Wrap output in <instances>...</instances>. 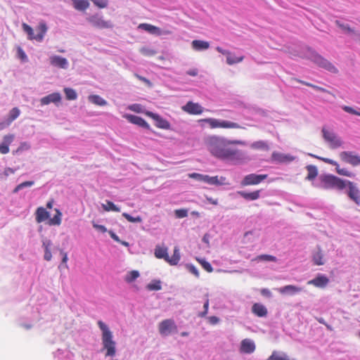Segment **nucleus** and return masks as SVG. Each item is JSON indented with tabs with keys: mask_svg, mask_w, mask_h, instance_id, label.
<instances>
[{
	"mask_svg": "<svg viewBox=\"0 0 360 360\" xmlns=\"http://www.w3.org/2000/svg\"><path fill=\"white\" fill-rule=\"evenodd\" d=\"M204 143L209 153L219 160L237 165L248 159L245 152L231 147V145L247 146L244 141L229 140L224 136L210 135L205 139Z\"/></svg>",
	"mask_w": 360,
	"mask_h": 360,
	"instance_id": "nucleus-1",
	"label": "nucleus"
},
{
	"mask_svg": "<svg viewBox=\"0 0 360 360\" xmlns=\"http://www.w3.org/2000/svg\"><path fill=\"white\" fill-rule=\"evenodd\" d=\"M101 331V340L103 348L106 349V356L112 357L115 354V342L113 340L112 333L109 327L102 321L97 322Z\"/></svg>",
	"mask_w": 360,
	"mask_h": 360,
	"instance_id": "nucleus-2",
	"label": "nucleus"
},
{
	"mask_svg": "<svg viewBox=\"0 0 360 360\" xmlns=\"http://www.w3.org/2000/svg\"><path fill=\"white\" fill-rule=\"evenodd\" d=\"M300 57L310 60L318 66L328 70L331 73L338 72V69L333 64L323 58L321 56L309 48H306L304 52L300 55Z\"/></svg>",
	"mask_w": 360,
	"mask_h": 360,
	"instance_id": "nucleus-3",
	"label": "nucleus"
},
{
	"mask_svg": "<svg viewBox=\"0 0 360 360\" xmlns=\"http://www.w3.org/2000/svg\"><path fill=\"white\" fill-rule=\"evenodd\" d=\"M345 179H342L332 174L321 175L319 178V182L313 183V185L324 189H338L343 190V183Z\"/></svg>",
	"mask_w": 360,
	"mask_h": 360,
	"instance_id": "nucleus-4",
	"label": "nucleus"
},
{
	"mask_svg": "<svg viewBox=\"0 0 360 360\" xmlns=\"http://www.w3.org/2000/svg\"><path fill=\"white\" fill-rule=\"evenodd\" d=\"M322 135L324 141L328 143V147L331 149H337L341 148L344 145V141L340 136L332 130H329L325 127L322 129Z\"/></svg>",
	"mask_w": 360,
	"mask_h": 360,
	"instance_id": "nucleus-5",
	"label": "nucleus"
},
{
	"mask_svg": "<svg viewBox=\"0 0 360 360\" xmlns=\"http://www.w3.org/2000/svg\"><path fill=\"white\" fill-rule=\"evenodd\" d=\"M188 176L197 181L205 182L209 185L221 186L226 184V183L225 182L226 178L224 176H210L208 175L201 174L198 173L189 174Z\"/></svg>",
	"mask_w": 360,
	"mask_h": 360,
	"instance_id": "nucleus-6",
	"label": "nucleus"
},
{
	"mask_svg": "<svg viewBox=\"0 0 360 360\" xmlns=\"http://www.w3.org/2000/svg\"><path fill=\"white\" fill-rule=\"evenodd\" d=\"M343 190L346 188L345 193L348 198L356 205H360V190L357 184L353 181L345 179Z\"/></svg>",
	"mask_w": 360,
	"mask_h": 360,
	"instance_id": "nucleus-7",
	"label": "nucleus"
},
{
	"mask_svg": "<svg viewBox=\"0 0 360 360\" xmlns=\"http://www.w3.org/2000/svg\"><path fill=\"white\" fill-rule=\"evenodd\" d=\"M158 332L163 337H168L177 332V326L172 319H165L158 324Z\"/></svg>",
	"mask_w": 360,
	"mask_h": 360,
	"instance_id": "nucleus-8",
	"label": "nucleus"
},
{
	"mask_svg": "<svg viewBox=\"0 0 360 360\" xmlns=\"http://www.w3.org/2000/svg\"><path fill=\"white\" fill-rule=\"evenodd\" d=\"M86 20L93 27L98 29H111L113 27V24L110 20H104L103 15L100 13L93 14L88 18Z\"/></svg>",
	"mask_w": 360,
	"mask_h": 360,
	"instance_id": "nucleus-9",
	"label": "nucleus"
},
{
	"mask_svg": "<svg viewBox=\"0 0 360 360\" xmlns=\"http://www.w3.org/2000/svg\"><path fill=\"white\" fill-rule=\"evenodd\" d=\"M342 161L353 166L360 165V157L352 151H342L339 154Z\"/></svg>",
	"mask_w": 360,
	"mask_h": 360,
	"instance_id": "nucleus-10",
	"label": "nucleus"
},
{
	"mask_svg": "<svg viewBox=\"0 0 360 360\" xmlns=\"http://www.w3.org/2000/svg\"><path fill=\"white\" fill-rule=\"evenodd\" d=\"M138 29L144 30L149 34L155 36H160L163 34H170L169 31L162 30L160 28L148 23H141L138 26Z\"/></svg>",
	"mask_w": 360,
	"mask_h": 360,
	"instance_id": "nucleus-11",
	"label": "nucleus"
},
{
	"mask_svg": "<svg viewBox=\"0 0 360 360\" xmlns=\"http://www.w3.org/2000/svg\"><path fill=\"white\" fill-rule=\"evenodd\" d=\"M266 174H250L244 177L241 182V184L243 186L256 185L262 182L263 180L266 179Z\"/></svg>",
	"mask_w": 360,
	"mask_h": 360,
	"instance_id": "nucleus-12",
	"label": "nucleus"
},
{
	"mask_svg": "<svg viewBox=\"0 0 360 360\" xmlns=\"http://www.w3.org/2000/svg\"><path fill=\"white\" fill-rule=\"evenodd\" d=\"M146 115L151 117L155 121V124L157 127L163 129H169L170 128L169 122L165 119H163L159 115L150 111L146 112Z\"/></svg>",
	"mask_w": 360,
	"mask_h": 360,
	"instance_id": "nucleus-13",
	"label": "nucleus"
},
{
	"mask_svg": "<svg viewBox=\"0 0 360 360\" xmlns=\"http://www.w3.org/2000/svg\"><path fill=\"white\" fill-rule=\"evenodd\" d=\"M50 64L56 68L66 70L69 67V62L65 58L60 56L52 55L49 57Z\"/></svg>",
	"mask_w": 360,
	"mask_h": 360,
	"instance_id": "nucleus-14",
	"label": "nucleus"
},
{
	"mask_svg": "<svg viewBox=\"0 0 360 360\" xmlns=\"http://www.w3.org/2000/svg\"><path fill=\"white\" fill-rule=\"evenodd\" d=\"M276 290L282 295L293 296L302 292L303 288L294 285H287L277 288Z\"/></svg>",
	"mask_w": 360,
	"mask_h": 360,
	"instance_id": "nucleus-15",
	"label": "nucleus"
},
{
	"mask_svg": "<svg viewBox=\"0 0 360 360\" xmlns=\"http://www.w3.org/2000/svg\"><path fill=\"white\" fill-rule=\"evenodd\" d=\"M181 108L184 112L191 115H200L204 111V108L200 104L192 101H188Z\"/></svg>",
	"mask_w": 360,
	"mask_h": 360,
	"instance_id": "nucleus-16",
	"label": "nucleus"
},
{
	"mask_svg": "<svg viewBox=\"0 0 360 360\" xmlns=\"http://www.w3.org/2000/svg\"><path fill=\"white\" fill-rule=\"evenodd\" d=\"M329 283L328 278L323 274H318L314 278L307 282L308 285H312L316 288H325Z\"/></svg>",
	"mask_w": 360,
	"mask_h": 360,
	"instance_id": "nucleus-17",
	"label": "nucleus"
},
{
	"mask_svg": "<svg viewBox=\"0 0 360 360\" xmlns=\"http://www.w3.org/2000/svg\"><path fill=\"white\" fill-rule=\"evenodd\" d=\"M61 99L62 97L60 94L58 92H55L41 98L40 99V103L42 105H49L51 103L57 105L60 102Z\"/></svg>",
	"mask_w": 360,
	"mask_h": 360,
	"instance_id": "nucleus-18",
	"label": "nucleus"
},
{
	"mask_svg": "<svg viewBox=\"0 0 360 360\" xmlns=\"http://www.w3.org/2000/svg\"><path fill=\"white\" fill-rule=\"evenodd\" d=\"M240 129L243 128L238 123L229 120L215 119L214 129Z\"/></svg>",
	"mask_w": 360,
	"mask_h": 360,
	"instance_id": "nucleus-19",
	"label": "nucleus"
},
{
	"mask_svg": "<svg viewBox=\"0 0 360 360\" xmlns=\"http://www.w3.org/2000/svg\"><path fill=\"white\" fill-rule=\"evenodd\" d=\"M15 139L14 134H7L3 137V140L0 143V153L7 154L9 152V146Z\"/></svg>",
	"mask_w": 360,
	"mask_h": 360,
	"instance_id": "nucleus-20",
	"label": "nucleus"
},
{
	"mask_svg": "<svg viewBox=\"0 0 360 360\" xmlns=\"http://www.w3.org/2000/svg\"><path fill=\"white\" fill-rule=\"evenodd\" d=\"M123 117L127 119L129 122L132 124H136L145 129H149L148 124L140 117L130 114H124Z\"/></svg>",
	"mask_w": 360,
	"mask_h": 360,
	"instance_id": "nucleus-21",
	"label": "nucleus"
},
{
	"mask_svg": "<svg viewBox=\"0 0 360 360\" xmlns=\"http://www.w3.org/2000/svg\"><path fill=\"white\" fill-rule=\"evenodd\" d=\"M272 158L274 161L281 163L290 162L295 160V157L291 155L290 154H285L278 152H274L272 153Z\"/></svg>",
	"mask_w": 360,
	"mask_h": 360,
	"instance_id": "nucleus-22",
	"label": "nucleus"
},
{
	"mask_svg": "<svg viewBox=\"0 0 360 360\" xmlns=\"http://www.w3.org/2000/svg\"><path fill=\"white\" fill-rule=\"evenodd\" d=\"M255 349V345L253 340L245 339L240 343V351L243 353L250 354Z\"/></svg>",
	"mask_w": 360,
	"mask_h": 360,
	"instance_id": "nucleus-23",
	"label": "nucleus"
},
{
	"mask_svg": "<svg viewBox=\"0 0 360 360\" xmlns=\"http://www.w3.org/2000/svg\"><path fill=\"white\" fill-rule=\"evenodd\" d=\"M49 212H47L43 207H39L37 209L35 212V219L37 223H41L49 218Z\"/></svg>",
	"mask_w": 360,
	"mask_h": 360,
	"instance_id": "nucleus-24",
	"label": "nucleus"
},
{
	"mask_svg": "<svg viewBox=\"0 0 360 360\" xmlns=\"http://www.w3.org/2000/svg\"><path fill=\"white\" fill-rule=\"evenodd\" d=\"M252 311L259 317H264L267 314V309L260 303H255L252 305Z\"/></svg>",
	"mask_w": 360,
	"mask_h": 360,
	"instance_id": "nucleus-25",
	"label": "nucleus"
},
{
	"mask_svg": "<svg viewBox=\"0 0 360 360\" xmlns=\"http://www.w3.org/2000/svg\"><path fill=\"white\" fill-rule=\"evenodd\" d=\"M20 114V110L18 108H13L9 111L7 117L4 120L8 127L11 124L12 122H13L19 117Z\"/></svg>",
	"mask_w": 360,
	"mask_h": 360,
	"instance_id": "nucleus-26",
	"label": "nucleus"
},
{
	"mask_svg": "<svg viewBox=\"0 0 360 360\" xmlns=\"http://www.w3.org/2000/svg\"><path fill=\"white\" fill-rule=\"evenodd\" d=\"M72 2L75 9L79 11L86 10L90 6L87 0H72Z\"/></svg>",
	"mask_w": 360,
	"mask_h": 360,
	"instance_id": "nucleus-27",
	"label": "nucleus"
},
{
	"mask_svg": "<svg viewBox=\"0 0 360 360\" xmlns=\"http://www.w3.org/2000/svg\"><path fill=\"white\" fill-rule=\"evenodd\" d=\"M191 45L193 49L198 51L207 50L210 47L209 42L202 40H193Z\"/></svg>",
	"mask_w": 360,
	"mask_h": 360,
	"instance_id": "nucleus-28",
	"label": "nucleus"
},
{
	"mask_svg": "<svg viewBox=\"0 0 360 360\" xmlns=\"http://www.w3.org/2000/svg\"><path fill=\"white\" fill-rule=\"evenodd\" d=\"M181 255L179 249L177 246L174 247V252L173 255L170 257L168 256L167 259V262L169 263L170 265L174 266L176 265L180 261Z\"/></svg>",
	"mask_w": 360,
	"mask_h": 360,
	"instance_id": "nucleus-29",
	"label": "nucleus"
},
{
	"mask_svg": "<svg viewBox=\"0 0 360 360\" xmlns=\"http://www.w3.org/2000/svg\"><path fill=\"white\" fill-rule=\"evenodd\" d=\"M155 256L158 259H163L167 262L168 257L167 248L166 247L156 246L154 252Z\"/></svg>",
	"mask_w": 360,
	"mask_h": 360,
	"instance_id": "nucleus-30",
	"label": "nucleus"
},
{
	"mask_svg": "<svg viewBox=\"0 0 360 360\" xmlns=\"http://www.w3.org/2000/svg\"><path fill=\"white\" fill-rule=\"evenodd\" d=\"M37 34L38 35L37 41H41L44 37V35L47 31V26L44 22L39 23L36 28Z\"/></svg>",
	"mask_w": 360,
	"mask_h": 360,
	"instance_id": "nucleus-31",
	"label": "nucleus"
},
{
	"mask_svg": "<svg viewBox=\"0 0 360 360\" xmlns=\"http://www.w3.org/2000/svg\"><path fill=\"white\" fill-rule=\"evenodd\" d=\"M198 122L200 127L202 128L208 127L210 129H214L215 127V118L212 117L200 119L198 121Z\"/></svg>",
	"mask_w": 360,
	"mask_h": 360,
	"instance_id": "nucleus-32",
	"label": "nucleus"
},
{
	"mask_svg": "<svg viewBox=\"0 0 360 360\" xmlns=\"http://www.w3.org/2000/svg\"><path fill=\"white\" fill-rule=\"evenodd\" d=\"M88 100L89 102L99 106H104L108 104L107 101L98 95H90Z\"/></svg>",
	"mask_w": 360,
	"mask_h": 360,
	"instance_id": "nucleus-33",
	"label": "nucleus"
},
{
	"mask_svg": "<svg viewBox=\"0 0 360 360\" xmlns=\"http://www.w3.org/2000/svg\"><path fill=\"white\" fill-rule=\"evenodd\" d=\"M22 27L23 31L27 34L28 39H30V40L34 39V40L37 41L38 35H37V34H35L34 33L33 29L30 25H27L26 23H22Z\"/></svg>",
	"mask_w": 360,
	"mask_h": 360,
	"instance_id": "nucleus-34",
	"label": "nucleus"
},
{
	"mask_svg": "<svg viewBox=\"0 0 360 360\" xmlns=\"http://www.w3.org/2000/svg\"><path fill=\"white\" fill-rule=\"evenodd\" d=\"M238 193L246 200H255L259 198V191H256L251 193H246L245 191H238Z\"/></svg>",
	"mask_w": 360,
	"mask_h": 360,
	"instance_id": "nucleus-35",
	"label": "nucleus"
},
{
	"mask_svg": "<svg viewBox=\"0 0 360 360\" xmlns=\"http://www.w3.org/2000/svg\"><path fill=\"white\" fill-rule=\"evenodd\" d=\"M56 215L49 219V224L51 226H59L61 224L62 213L58 209H55Z\"/></svg>",
	"mask_w": 360,
	"mask_h": 360,
	"instance_id": "nucleus-36",
	"label": "nucleus"
},
{
	"mask_svg": "<svg viewBox=\"0 0 360 360\" xmlns=\"http://www.w3.org/2000/svg\"><path fill=\"white\" fill-rule=\"evenodd\" d=\"M243 60V56H236L231 52L226 56V63L230 65L238 63Z\"/></svg>",
	"mask_w": 360,
	"mask_h": 360,
	"instance_id": "nucleus-37",
	"label": "nucleus"
},
{
	"mask_svg": "<svg viewBox=\"0 0 360 360\" xmlns=\"http://www.w3.org/2000/svg\"><path fill=\"white\" fill-rule=\"evenodd\" d=\"M288 356L283 352L274 351L268 360H288Z\"/></svg>",
	"mask_w": 360,
	"mask_h": 360,
	"instance_id": "nucleus-38",
	"label": "nucleus"
},
{
	"mask_svg": "<svg viewBox=\"0 0 360 360\" xmlns=\"http://www.w3.org/2000/svg\"><path fill=\"white\" fill-rule=\"evenodd\" d=\"M307 169L308 172V174L306 179H308L309 181L314 179L318 174V170L316 167L314 165H308L307 166Z\"/></svg>",
	"mask_w": 360,
	"mask_h": 360,
	"instance_id": "nucleus-39",
	"label": "nucleus"
},
{
	"mask_svg": "<svg viewBox=\"0 0 360 360\" xmlns=\"http://www.w3.org/2000/svg\"><path fill=\"white\" fill-rule=\"evenodd\" d=\"M336 24L346 33L350 34H354L357 37H359V34L356 33L354 30H353L352 28L349 27L348 24L341 22L340 21L337 20Z\"/></svg>",
	"mask_w": 360,
	"mask_h": 360,
	"instance_id": "nucleus-40",
	"label": "nucleus"
},
{
	"mask_svg": "<svg viewBox=\"0 0 360 360\" xmlns=\"http://www.w3.org/2000/svg\"><path fill=\"white\" fill-rule=\"evenodd\" d=\"M336 172L342 176H345L350 178H354L355 174L347 169L346 168H341L340 165L338 164V166L335 167Z\"/></svg>",
	"mask_w": 360,
	"mask_h": 360,
	"instance_id": "nucleus-41",
	"label": "nucleus"
},
{
	"mask_svg": "<svg viewBox=\"0 0 360 360\" xmlns=\"http://www.w3.org/2000/svg\"><path fill=\"white\" fill-rule=\"evenodd\" d=\"M101 206L103 208V210L107 212H109V211L120 212V208L118 207L117 205H115L111 201H107L106 204H102Z\"/></svg>",
	"mask_w": 360,
	"mask_h": 360,
	"instance_id": "nucleus-42",
	"label": "nucleus"
},
{
	"mask_svg": "<svg viewBox=\"0 0 360 360\" xmlns=\"http://www.w3.org/2000/svg\"><path fill=\"white\" fill-rule=\"evenodd\" d=\"M252 261L256 262H262V261H266V262H276L277 259L276 257L269 255H261L255 257L252 259Z\"/></svg>",
	"mask_w": 360,
	"mask_h": 360,
	"instance_id": "nucleus-43",
	"label": "nucleus"
},
{
	"mask_svg": "<svg viewBox=\"0 0 360 360\" xmlns=\"http://www.w3.org/2000/svg\"><path fill=\"white\" fill-rule=\"evenodd\" d=\"M34 184L33 181H27L18 184L13 190L14 193H18L20 190L32 186Z\"/></svg>",
	"mask_w": 360,
	"mask_h": 360,
	"instance_id": "nucleus-44",
	"label": "nucleus"
},
{
	"mask_svg": "<svg viewBox=\"0 0 360 360\" xmlns=\"http://www.w3.org/2000/svg\"><path fill=\"white\" fill-rule=\"evenodd\" d=\"M64 92L68 100L73 101L76 100L77 98V94L73 89L65 88Z\"/></svg>",
	"mask_w": 360,
	"mask_h": 360,
	"instance_id": "nucleus-45",
	"label": "nucleus"
},
{
	"mask_svg": "<svg viewBox=\"0 0 360 360\" xmlns=\"http://www.w3.org/2000/svg\"><path fill=\"white\" fill-rule=\"evenodd\" d=\"M313 261L316 265H323L324 261L323 259V254L320 250L316 252L313 255Z\"/></svg>",
	"mask_w": 360,
	"mask_h": 360,
	"instance_id": "nucleus-46",
	"label": "nucleus"
},
{
	"mask_svg": "<svg viewBox=\"0 0 360 360\" xmlns=\"http://www.w3.org/2000/svg\"><path fill=\"white\" fill-rule=\"evenodd\" d=\"M127 108L133 112H137V113H145L146 112L144 110V108L141 105L138 103H134L129 105Z\"/></svg>",
	"mask_w": 360,
	"mask_h": 360,
	"instance_id": "nucleus-47",
	"label": "nucleus"
},
{
	"mask_svg": "<svg viewBox=\"0 0 360 360\" xmlns=\"http://www.w3.org/2000/svg\"><path fill=\"white\" fill-rule=\"evenodd\" d=\"M139 272L138 271H129L125 277V281L127 283H131L135 281L139 276Z\"/></svg>",
	"mask_w": 360,
	"mask_h": 360,
	"instance_id": "nucleus-48",
	"label": "nucleus"
},
{
	"mask_svg": "<svg viewBox=\"0 0 360 360\" xmlns=\"http://www.w3.org/2000/svg\"><path fill=\"white\" fill-rule=\"evenodd\" d=\"M147 288L150 290H160L161 287V282L160 281H153L147 285Z\"/></svg>",
	"mask_w": 360,
	"mask_h": 360,
	"instance_id": "nucleus-49",
	"label": "nucleus"
},
{
	"mask_svg": "<svg viewBox=\"0 0 360 360\" xmlns=\"http://www.w3.org/2000/svg\"><path fill=\"white\" fill-rule=\"evenodd\" d=\"M250 147L254 149H267V145L266 142L263 141H258L251 143Z\"/></svg>",
	"mask_w": 360,
	"mask_h": 360,
	"instance_id": "nucleus-50",
	"label": "nucleus"
},
{
	"mask_svg": "<svg viewBox=\"0 0 360 360\" xmlns=\"http://www.w3.org/2000/svg\"><path fill=\"white\" fill-rule=\"evenodd\" d=\"M94 6L99 8H105L108 6V0H90Z\"/></svg>",
	"mask_w": 360,
	"mask_h": 360,
	"instance_id": "nucleus-51",
	"label": "nucleus"
},
{
	"mask_svg": "<svg viewBox=\"0 0 360 360\" xmlns=\"http://www.w3.org/2000/svg\"><path fill=\"white\" fill-rule=\"evenodd\" d=\"M122 216L126 219H127L130 222H133V223H140L142 221V218L139 216H137L136 217H134L132 216H131L130 214L126 213V212H124L122 214Z\"/></svg>",
	"mask_w": 360,
	"mask_h": 360,
	"instance_id": "nucleus-52",
	"label": "nucleus"
},
{
	"mask_svg": "<svg viewBox=\"0 0 360 360\" xmlns=\"http://www.w3.org/2000/svg\"><path fill=\"white\" fill-rule=\"evenodd\" d=\"M140 52L143 56H154L156 53L155 51H154L153 49H151L150 47H148V46L142 47L140 49Z\"/></svg>",
	"mask_w": 360,
	"mask_h": 360,
	"instance_id": "nucleus-53",
	"label": "nucleus"
},
{
	"mask_svg": "<svg viewBox=\"0 0 360 360\" xmlns=\"http://www.w3.org/2000/svg\"><path fill=\"white\" fill-rule=\"evenodd\" d=\"M308 155L309 156L314 157L315 158L321 160L322 161H323L326 163L335 166V167L338 166V163L336 161L333 160H331V159H329V158H321V157L316 156V155L311 154V153H308Z\"/></svg>",
	"mask_w": 360,
	"mask_h": 360,
	"instance_id": "nucleus-54",
	"label": "nucleus"
},
{
	"mask_svg": "<svg viewBox=\"0 0 360 360\" xmlns=\"http://www.w3.org/2000/svg\"><path fill=\"white\" fill-rule=\"evenodd\" d=\"M16 169L11 167H7L4 169L3 173L0 174V179H6L11 174H13L15 172Z\"/></svg>",
	"mask_w": 360,
	"mask_h": 360,
	"instance_id": "nucleus-55",
	"label": "nucleus"
},
{
	"mask_svg": "<svg viewBox=\"0 0 360 360\" xmlns=\"http://www.w3.org/2000/svg\"><path fill=\"white\" fill-rule=\"evenodd\" d=\"M198 261L201 264L202 266L206 270L207 272H212L213 271V268L211 264L202 259H198Z\"/></svg>",
	"mask_w": 360,
	"mask_h": 360,
	"instance_id": "nucleus-56",
	"label": "nucleus"
},
{
	"mask_svg": "<svg viewBox=\"0 0 360 360\" xmlns=\"http://www.w3.org/2000/svg\"><path fill=\"white\" fill-rule=\"evenodd\" d=\"M186 269L189 272L193 274L194 276H195L196 277H199V271L194 265L191 264H186Z\"/></svg>",
	"mask_w": 360,
	"mask_h": 360,
	"instance_id": "nucleus-57",
	"label": "nucleus"
},
{
	"mask_svg": "<svg viewBox=\"0 0 360 360\" xmlns=\"http://www.w3.org/2000/svg\"><path fill=\"white\" fill-rule=\"evenodd\" d=\"M342 108L343 110H345V112H347L348 113L360 116V112L354 110L352 107L343 105V106H342Z\"/></svg>",
	"mask_w": 360,
	"mask_h": 360,
	"instance_id": "nucleus-58",
	"label": "nucleus"
},
{
	"mask_svg": "<svg viewBox=\"0 0 360 360\" xmlns=\"http://www.w3.org/2000/svg\"><path fill=\"white\" fill-rule=\"evenodd\" d=\"M175 215L177 218H184L188 216L187 210L180 209L175 210Z\"/></svg>",
	"mask_w": 360,
	"mask_h": 360,
	"instance_id": "nucleus-59",
	"label": "nucleus"
},
{
	"mask_svg": "<svg viewBox=\"0 0 360 360\" xmlns=\"http://www.w3.org/2000/svg\"><path fill=\"white\" fill-rule=\"evenodd\" d=\"M18 56L23 61H27V55L20 47L18 49Z\"/></svg>",
	"mask_w": 360,
	"mask_h": 360,
	"instance_id": "nucleus-60",
	"label": "nucleus"
},
{
	"mask_svg": "<svg viewBox=\"0 0 360 360\" xmlns=\"http://www.w3.org/2000/svg\"><path fill=\"white\" fill-rule=\"evenodd\" d=\"M92 225L95 229H96L97 231H98L100 232L105 233L107 231L106 227L103 225L97 224L94 221L92 222Z\"/></svg>",
	"mask_w": 360,
	"mask_h": 360,
	"instance_id": "nucleus-61",
	"label": "nucleus"
},
{
	"mask_svg": "<svg viewBox=\"0 0 360 360\" xmlns=\"http://www.w3.org/2000/svg\"><path fill=\"white\" fill-rule=\"evenodd\" d=\"M51 245H52V243H51V240L45 238L42 240V246L44 248V250H51Z\"/></svg>",
	"mask_w": 360,
	"mask_h": 360,
	"instance_id": "nucleus-62",
	"label": "nucleus"
},
{
	"mask_svg": "<svg viewBox=\"0 0 360 360\" xmlns=\"http://www.w3.org/2000/svg\"><path fill=\"white\" fill-rule=\"evenodd\" d=\"M208 322L212 325H216L219 323V319L215 316L207 317Z\"/></svg>",
	"mask_w": 360,
	"mask_h": 360,
	"instance_id": "nucleus-63",
	"label": "nucleus"
},
{
	"mask_svg": "<svg viewBox=\"0 0 360 360\" xmlns=\"http://www.w3.org/2000/svg\"><path fill=\"white\" fill-rule=\"evenodd\" d=\"M30 146L28 143L22 142L20 143L19 148L17 150V152L28 150V149H30Z\"/></svg>",
	"mask_w": 360,
	"mask_h": 360,
	"instance_id": "nucleus-64",
	"label": "nucleus"
}]
</instances>
